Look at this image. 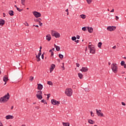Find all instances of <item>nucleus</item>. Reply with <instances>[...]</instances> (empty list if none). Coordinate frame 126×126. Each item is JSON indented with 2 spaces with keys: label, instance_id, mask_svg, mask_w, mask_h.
I'll use <instances>...</instances> for the list:
<instances>
[{
  "label": "nucleus",
  "instance_id": "a878e982",
  "mask_svg": "<svg viewBox=\"0 0 126 126\" xmlns=\"http://www.w3.org/2000/svg\"><path fill=\"white\" fill-rule=\"evenodd\" d=\"M36 59H37V62H40L41 61V59H40V57L38 56V55L36 56Z\"/></svg>",
  "mask_w": 126,
  "mask_h": 126
},
{
  "label": "nucleus",
  "instance_id": "f8f14e48",
  "mask_svg": "<svg viewBox=\"0 0 126 126\" xmlns=\"http://www.w3.org/2000/svg\"><path fill=\"white\" fill-rule=\"evenodd\" d=\"M46 40H47V41H48V42H50V41H51V39H52L51 34H47L46 35Z\"/></svg>",
  "mask_w": 126,
  "mask_h": 126
},
{
  "label": "nucleus",
  "instance_id": "9b49d317",
  "mask_svg": "<svg viewBox=\"0 0 126 126\" xmlns=\"http://www.w3.org/2000/svg\"><path fill=\"white\" fill-rule=\"evenodd\" d=\"M80 70L82 72H87V71H88V68H87V67H82Z\"/></svg>",
  "mask_w": 126,
  "mask_h": 126
},
{
  "label": "nucleus",
  "instance_id": "3c124183",
  "mask_svg": "<svg viewBox=\"0 0 126 126\" xmlns=\"http://www.w3.org/2000/svg\"><path fill=\"white\" fill-rule=\"evenodd\" d=\"M75 43H79V40H77L75 41Z\"/></svg>",
  "mask_w": 126,
  "mask_h": 126
},
{
  "label": "nucleus",
  "instance_id": "680f3d73",
  "mask_svg": "<svg viewBox=\"0 0 126 126\" xmlns=\"http://www.w3.org/2000/svg\"><path fill=\"white\" fill-rule=\"evenodd\" d=\"M58 46H57L56 44H54V47H55V48H57V47Z\"/></svg>",
  "mask_w": 126,
  "mask_h": 126
},
{
  "label": "nucleus",
  "instance_id": "7c9ffc66",
  "mask_svg": "<svg viewBox=\"0 0 126 126\" xmlns=\"http://www.w3.org/2000/svg\"><path fill=\"white\" fill-rule=\"evenodd\" d=\"M71 39H72V41H75V40H76V37H75V36H72V38H71Z\"/></svg>",
  "mask_w": 126,
  "mask_h": 126
},
{
  "label": "nucleus",
  "instance_id": "5fc2aeb1",
  "mask_svg": "<svg viewBox=\"0 0 126 126\" xmlns=\"http://www.w3.org/2000/svg\"><path fill=\"white\" fill-rule=\"evenodd\" d=\"M49 53H53V51L52 49L49 50Z\"/></svg>",
  "mask_w": 126,
  "mask_h": 126
},
{
  "label": "nucleus",
  "instance_id": "6e6d98bb",
  "mask_svg": "<svg viewBox=\"0 0 126 126\" xmlns=\"http://www.w3.org/2000/svg\"><path fill=\"white\" fill-rule=\"evenodd\" d=\"M35 109H37V110H39V107H38V106H36Z\"/></svg>",
  "mask_w": 126,
  "mask_h": 126
},
{
  "label": "nucleus",
  "instance_id": "423d86ee",
  "mask_svg": "<svg viewBox=\"0 0 126 126\" xmlns=\"http://www.w3.org/2000/svg\"><path fill=\"white\" fill-rule=\"evenodd\" d=\"M88 48L89 49H90V53H91V54H95V53H96L95 52V48L94 47L91 46V45H89L88 46Z\"/></svg>",
  "mask_w": 126,
  "mask_h": 126
},
{
  "label": "nucleus",
  "instance_id": "8fccbe9b",
  "mask_svg": "<svg viewBox=\"0 0 126 126\" xmlns=\"http://www.w3.org/2000/svg\"><path fill=\"white\" fill-rule=\"evenodd\" d=\"M41 58H42V60H44V54H42L41 55Z\"/></svg>",
  "mask_w": 126,
  "mask_h": 126
},
{
  "label": "nucleus",
  "instance_id": "72a5a7b5",
  "mask_svg": "<svg viewBox=\"0 0 126 126\" xmlns=\"http://www.w3.org/2000/svg\"><path fill=\"white\" fill-rule=\"evenodd\" d=\"M17 10H18V11H19V12H21V11H22V9L18 7H17Z\"/></svg>",
  "mask_w": 126,
  "mask_h": 126
},
{
  "label": "nucleus",
  "instance_id": "2eb2a0df",
  "mask_svg": "<svg viewBox=\"0 0 126 126\" xmlns=\"http://www.w3.org/2000/svg\"><path fill=\"white\" fill-rule=\"evenodd\" d=\"M7 80H8V78L6 76V75L4 76L3 78V81L4 82H5L4 85L6 84V81H7Z\"/></svg>",
  "mask_w": 126,
  "mask_h": 126
},
{
  "label": "nucleus",
  "instance_id": "f03ea898",
  "mask_svg": "<svg viewBox=\"0 0 126 126\" xmlns=\"http://www.w3.org/2000/svg\"><path fill=\"white\" fill-rule=\"evenodd\" d=\"M111 69L114 73H117L118 72V66H117V64L112 63L111 64Z\"/></svg>",
  "mask_w": 126,
  "mask_h": 126
},
{
  "label": "nucleus",
  "instance_id": "39448f33",
  "mask_svg": "<svg viewBox=\"0 0 126 126\" xmlns=\"http://www.w3.org/2000/svg\"><path fill=\"white\" fill-rule=\"evenodd\" d=\"M42 92L41 91H38L36 96L38 100H42L43 96H42Z\"/></svg>",
  "mask_w": 126,
  "mask_h": 126
},
{
  "label": "nucleus",
  "instance_id": "4c0bfd02",
  "mask_svg": "<svg viewBox=\"0 0 126 126\" xmlns=\"http://www.w3.org/2000/svg\"><path fill=\"white\" fill-rule=\"evenodd\" d=\"M91 116L92 117H94V114L93 112H92V111H91Z\"/></svg>",
  "mask_w": 126,
  "mask_h": 126
},
{
  "label": "nucleus",
  "instance_id": "412c9836",
  "mask_svg": "<svg viewBox=\"0 0 126 126\" xmlns=\"http://www.w3.org/2000/svg\"><path fill=\"white\" fill-rule=\"evenodd\" d=\"M78 76L79 77L80 79H82V78L83 77V75L80 73H79L78 74Z\"/></svg>",
  "mask_w": 126,
  "mask_h": 126
},
{
  "label": "nucleus",
  "instance_id": "bb28decb",
  "mask_svg": "<svg viewBox=\"0 0 126 126\" xmlns=\"http://www.w3.org/2000/svg\"><path fill=\"white\" fill-rule=\"evenodd\" d=\"M59 57L61 59H63V56L61 54H59Z\"/></svg>",
  "mask_w": 126,
  "mask_h": 126
},
{
  "label": "nucleus",
  "instance_id": "4be33fe9",
  "mask_svg": "<svg viewBox=\"0 0 126 126\" xmlns=\"http://www.w3.org/2000/svg\"><path fill=\"white\" fill-rule=\"evenodd\" d=\"M80 16L83 19H85L86 18V15H85L84 14H82V15H80Z\"/></svg>",
  "mask_w": 126,
  "mask_h": 126
},
{
  "label": "nucleus",
  "instance_id": "37998d69",
  "mask_svg": "<svg viewBox=\"0 0 126 126\" xmlns=\"http://www.w3.org/2000/svg\"><path fill=\"white\" fill-rule=\"evenodd\" d=\"M41 55H42V53H41V52H39V53H38V57H40L41 56Z\"/></svg>",
  "mask_w": 126,
  "mask_h": 126
},
{
  "label": "nucleus",
  "instance_id": "0eeeda50",
  "mask_svg": "<svg viewBox=\"0 0 126 126\" xmlns=\"http://www.w3.org/2000/svg\"><path fill=\"white\" fill-rule=\"evenodd\" d=\"M107 29L108 31H110V32H112V31H114V30H116L117 28L115 26H109L107 27Z\"/></svg>",
  "mask_w": 126,
  "mask_h": 126
},
{
  "label": "nucleus",
  "instance_id": "774afa93",
  "mask_svg": "<svg viewBox=\"0 0 126 126\" xmlns=\"http://www.w3.org/2000/svg\"><path fill=\"white\" fill-rule=\"evenodd\" d=\"M11 109V110H12V109H13V106H12Z\"/></svg>",
  "mask_w": 126,
  "mask_h": 126
},
{
  "label": "nucleus",
  "instance_id": "0e129e2a",
  "mask_svg": "<svg viewBox=\"0 0 126 126\" xmlns=\"http://www.w3.org/2000/svg\"><path fill=\"white\" fill-rule=\"evenodd\" d=\"M85 51H86V52L87 51V47H86V48H85Z\"/></svg>",
  "mask_w": 126,
  "mask_h": 126
},
{
  "label": "nucleus",
  "instance_id": "ddd939ff",
  "mask_svg": "<svg viewBox=\"0 0 126 126\" xmlns=\"http://www.w3.org/2000/svg\"><path fill=\"white\" fill-rule=\"evenodd\" d=\"M55 67H56V65H55L54 64H52L51 65V67L50 68V73H52V72L54 70V68H55Z\"/></svg>",
  "mask_w": 126,
  "mask_h": 126
},
{
  "label": "nucleus",
  "instance_id": "393cba45",
  "mask_svg": "<svg viewBox=\"0 0 126 126\" xmlns=\"http://www.w3.org/2000/svg\"><path fill=\"white\" fill-rule=\"evenodd\" d=\"M97 46H98V48L101 49V48L102 47V42H99L97 44Z\"/></svg>",
  "mask_w": 126,
  "mask_h": 126
},
{
  "label": "nucleus",
  "instance_id": "4468645a",
  "mask_svg": "<svg viewBox=\"0 0 126 126\" xmlns=\"http://www.w3.org/2000/svg\"><path fill=\"white\" fill-rule=\"evenodd\" d=\"M37 89L38 90H42L43 89V85L41 84H37Z\"/></svg>",
  "mask_w": 126,
  "mask_h": 126
},
{
  "label": "nucleus",
  "instance_id": "49530a36",
  "mask_svg": "<svg viewBox=\"0 0 126 126\" xmlns=\"http://www.w3.org/2000/svg\"><path fill=\"white\" fill-rule=\"evenodd\" d=\"M51 56L53 57V56H54V52H51Z\"/></svg>",
  "mask_w": 126,
  "mask_h": 126
},
{
  "label": "nucleus",
  "instance_id": "13d9d810",
  "mask_svg": "<svg viewBox=\"0 0 126 126\" xmlns=\"http://www.w3.org/2000/svg\"><path fill=\"white\" fill-rule=\"evenodd\" d=\"M65 11H66V12H68V9H66L65 10Z\"/></svg>",
  "mask_w": 126,
  "mask_h": 126
},
{
  "label": "nucleus",
  "instance_id": "1a4fd4ad",
  "mask_svg": "<svg viewBox=\"0 0 126 126\" xmlns=\"http://www.w3.org/2000/svg\"><path fill=\"white\" fill-rule=\"evenodd\" d=\"M33 14L35 16V17H41V14L37 11L33 12Z\"/></svg>",
  "mask_w": 126,
  "mask_h": 126
},
{
  "label": "nucleus",
  "instance_id": "052dcab7",
  "mask_svg": "<svg viewBox=\"0 0 126 126\" xmlns=\"http://www.w3.org/2000/svg\"><path fill=\"white\" fill-rule=\"evenodd\" d=\"M116 46H114L113 47V49H116Z\"/></svg>",
  "mask_w": 126,
  "mask_h": 126
},
{
  "label": "nucleus",
  "instance_id": "58836bf2",
  "mask_svg": "<svg viewBox=\"0 0 126 126\" xmlns=\"http://www.w3.org/2000/svg\"><path fill=\"white\" fill-rule=\"evenodd\" d=\"M25 25L26 26H29V25L28 24V23H27V22H26L25 23Z\"/></svg>",
  "mask_w": 126,
  "mask_h": 126
},
{
  "label": "nucleus",
  "instance_id": "603ef678",
  "mask_svg": "<svg viewBox=\"0 0 126 126\" xmlns=\"http://www.w3.org/2000/svg\"><path fill=\"white\" fill-rule=\"evenodd\" d=\"M115 11V10L114 9H112L111 11H110V12H114Z\"/></svg>",
  "mask_w": 126,
  "mask_h": 126
},
{
  "label": "nucleus",
  "instance_id": "dca6fc26",
  "mask_svg": "<svg viewBox=\"0 0 126 126\" xmlns=\"http://www.w3.org/2000/svg\"><path fill=\"white\" fill-rule=\"evenodd\" d=\"M14 117H13V116L12 115H7L5 117V119H6V120H10V119H14Z\"/></svg>",
  "mask_w": 126,
  "mask_h": 126
},
{
  "label": "nucleus",
  "instance_id": "b1692460",
  "mask_svg": "<svg viewBox=\"0 0 126 126\" xmlns=\"http://www.w3.org/2000/svg\"><path fill=\"white\" fill-rule=\"evenodd\" d=\"M41 18L37 19L36 20H34V21L36 22H38L39 23H41Z\"/></svg>",
  "mask_w": 126,
  "mask_h": 126
},
{
  "label": "nucleus",
  "instance_id": "473e14b6",
  "mask_svg": "<svg viewBox=\"0 0 126 126\" xmlns=\"http://www.w3.org/2000/svg\"><path fill=\"white\" fill-rule=\"evenodd\" d=\"M33 80H34V77L31 76L30 79V81H33Z\"/></svg>",
  "mask_w": 126,
  "mask_h": 126
},
{
  "label": "nucleus",
  "instance_id": "c9c22d12",
  "mask_svg": "<svg viewBox=\"0 0 126 126\" xmlns=\"http://www.w3.org/2000/svg\"><path fill=\"white\" fill-rule=\"evenodd\" d=\"M41 103H44V104H47V102H45V99L41 100Z\"/></svg>",
  "mask_w": 126,
  "mask_h": 126
},
{
  "label": "nucleus",
  "instance_id": "7ed1b4c3",
  "mask_svg": "<svg viewBox=\"0 0 126 126\" xmlns=\"http://www.w3.org/2000/svg\"><path fill=\"white\" fill-rule=\"evenodd\" d=\"M51 35L55 38H60L61 37V34L58 32L55 31H52Z\"/></svg>",
  "mask_w": 126,
  "mask_h": 126
},
{
  "label": "nucleus",
  "instance_id": "69168bd1",
  "mask_svg": "<svg viewBox=\"0 0 126 126\" xmlns=\"http://www.w3.org/2000/svg\"><path fill=\"white\" fill-rule=\"evenodd\" d=\"M14 6H15V7H16V8H17V7H17V6L16 5H15Z\"/></svg>",
  "mask_w": 126,
  "mask_h": 126
},
{
  "label": "nucleus",
  "instance_id": "a19ab883",
  "mask_svg": "<svg viewBox=\"0 0 126 126\" xmlns=\"http://www.w3.org/2000/svg\"><path fill=\"white\" fill-rule=\"evenodd\" d=\"M22 1V4H23V5H24V1H25V0H21Z\"/></svg>",
  "mask_w": 126,
  "mask_h": 126
},
{
  "label": "nucleus",
  "instance_id": "4d7b16f0",
  "mask_svg": "<svg viewBox=\"0 0 126 126\" xmlns=\"http://www.w3.org/2000/svg\"><path fill=\"white\" fill-rule=\"evenodd\" d=\"M123 66H124V68H126V64L125 65H123Z\"/></svg>",
  "mask_w": 126,
  "mask_h": 126
},
{
  "label": "nucleus",
  "instance_id": "79ce46f5",
  "mask_svg": "<svg viewBox=\"0 0 126 126\" xmlns=\"http://www.w3.org/2000/svg\"><path fill=\"white\" fill-rule=\"evenodd\" d=\"M80 65L79 64V63H76V66H77V67H79Z\"/></svg>",
  "mask_w": 126,
  "mask_h": 126
},
{
  "label": "nucleus",
  "instance_id": "864d4df0",
  "mask_svg": "<svg viewBox=\"0 0 126 126\" xmlns=\"http://www.w3.org/2000/svg\"><path fill=\"white\" fill-rule=\"evenodd\" d=\"M3 17H5V14L4 13H3Z\"/></svg>",
  "mask_w": 126,
  "mask_h": 126
},
{
  "label": "nucleus",
  "instance_id": "cd10ccee",
  "mask_svg": "<svg viewBox=\"0 0 126 126\" xmlns=\"http://www.w3.org/2000/svg\"><path fill=\"white\" fill-rule=\"evenodd\" d=\"M47 84H48V85H53V83L52 81H49L47 82Z\"/></svg>",
  "mask_w": 126,
  "mask_h": 126
},
{
  "label": "nucleus",
  "instance_id": "20e7f679",
  "mask_svg": "<svg viewBox=\"0 0 126 126\" xmlns=\"http://www.w3.org/2000/svg\"><path fill=\"white\" fill-rule=\"evenodd\" d=\"M65 94L68 97H70L72 95V90L71 89H67L65 91Z\"/></svg>",
  "mask_w": 126,
  "mask_h": 126
},
{
  "label": "nucleus",
  "instance_id": "de8ad7c7",
  "mask_svg": "<svg viewBox=\"0 0 126 126\" xmlns=\"http://www.w3.org/2000/svg\"><path fill=\"white\" fill-rule=\"evenodd\" d=\"M123 106H126V103L125 102H122Z\"/></svg>",
  "mask_w": 126,
  "mask_h": 126
},
{
  "label": "nucleus",
  "instance_id": "5701e85b",
  "mask_svg": "<svg viewBox=\"0 0 126 126\" xmlns=\"http://www.w3.org/2000/svg\"><path fill=\"white\" fill-rule=\"evenodd\" d=\"M63 126H69V123H68L63 122Z\"/></svg>",
  "mask_w": 126,
  "mask_h": 126
},
{
  "label": "nucleus",
  "instance_id": "f704fd0d",
  "mask_svg": "<svg viewBox=\"0 0 126 126\" xmlns=\"http://www.w3.org/2000/svg\"><path fill=\"white\" fill-rule=\"evenodd\" d=\"M121 65H123V66H124V65H125L126 63H125V61H122V62H121Z\"/></svg>",
  "mask_w": 126,
  "mask_h": 126
},
{
  "label": "nucleus",
  "instance_id": "aec40b11",
  "mask_svg": "<svg viewBox=\"0 0 126 126\" xmlns=\"http://www.w3.org/2000/svg\"><path fill=\"white\" fill-rule=\"evenodd\" d=\"M0 25L2 26L3 25H4V20L3 19H1L0 20Z\"/></svg>",
  "mask_w": 126,
  "mask_h": 126
},
{
  "label": "nucleus",
  "instance_id": "6e6552de",
  "mask_svg": "<svg viewBox=\"0 0 126 126\" xmlns=\"http://www.w3.org/2000/svg\"><path fill=\"white\" fill-rule=\"evenodd\" d=\"M95 110L96 112V115H97L98 117H104V114L101 113V110L96 109Z\"/></svg>",
  "mask_w": 126,
  "mask_h": 126
},
{
  "label": "nucleus",
  "instance_id": "9d476101",
  "mask_svg": "<svg viewBox=\"0 0 126 126\" xmlns=\"http://www.w3.org/2000/svg\"><path fill=\"white\" fill-rule=\"evenodd\" d=\"M51 103L52 105H60V102L55 99H52Z\"/></svg>",
  "mask_w": 126,
  "mask_h": 126
},
{
  "label": "nucleus",
  "instance_id": "c756f323",
  "mask_svg": "<svg viewBox=\"0 0 126 126\" xmlns=\"http://www.w3.org/2000/svg\"><path fill=\"white\" fill-rule=\"evenodd\" d=\"M86 28H87L86 27H84L82 28V30H83V31H87Z\"/></svg>",
  "mask_w": 126,
  "mask_h": 126
},
{
  "label": "nucleus",
  "instance_id": "ea45409f",
  "mask_svg": "<svg viewBox=\"0 0 126 126\" xmlns=\"http://www.w3.org/2000/svg\"><path fill=\"white\" fill-rule=\"evenodd\" d=\"M51 95V94H47V99L49 100V98H50V96Z\"/></svg>",
  "mask_w": 126,
  "mask_h": 126
},
{
  "label": "nucleus",
  "instance_id": "c85d7f7f",
  "mask_svg": "<svg viewBox=\"0 0 126 126\" xmlns=\"http://www.w3.org/2000/svg\"><path fill=\"white\" fill-rule=\"evenodd\" d=\"M56 51H57L58 52L61 50V48L60 47V46L56 47Z\"/></svg>",
  "mask_w": 126,
  "mask_h": 126
},
{
  "label": "nucleus",
  "instance_id": "f257e3e1",
  "mask_svg": "<svg viewBox=\"0 0 126 126\" xmlns=\"http://www.w3.org/2000/svg\"><path fill=\"white\" fill-rule=\"evenodd\" d=\"M10 96L9 95V93H7L6 95H5L4 96L1 97L0 98V102H2L3 103H4V102H6L8 101L9 99Z\"/></svg>",
  "mask_w": 126,
  "mask_h": 126
},
{
  "label": "nucleus",
  "instance_id": "c03bdc74",
  "mask_svg": "<svg viewBox=\"0 0 126 126\" xmlns=\"http://www.w3.org/2000/svg\"><path fill=\"white\" fill-rule=\"evenodd\" d=\"M76 38H77V39H80V36H79V35H77V36H76Z\"/></svg>",
  "mask_w": 126,
  "mask_h": 126
},
{
  "label": "nucleus",
  "instance_id": "bf43d9fd",
  "mask_svg": "<svg viewBox=\"0 0 126 126\" xmlns=\"http://www.w3.org/2000/svg\"><path fill=\"white\" fill-rule=\"evenodd\" d=\"M33 26H35V27H37V28L39 27V26H38V25H35H35H33Z\"/></svg>",
  "mask_w": 126,
  "mask_h": 126
},
{
  "label": "nucleus",
  "instance_id": "2f4dec72",
  "mask_svg": "<svg viewBox=\"0 0 126 126\" xmlns=\"http://www.w3.org/2000/svg\"><path fill=\"white\" fill-rule=\"evenodd\" d=\"M87 1L88 3V4H90V3H91V2H92V0H87Z\"/></svg>",
  "mask_w": 126,
  "mask_h": 126
},
{
  "label": "nucleus",
  "instance_id": "a18cd8bd",
  "mask_svg": "<svg viewBox=\"0 0 126 126\" xmlns=\"http://www.w3.org/2000/svg\"><path fill=\"white\" fill-rule=\"evenodd\" d=\"M116 20H119V17L118 16H116Z\"/></svg>",
  "mask_w": 126,
  "mask_h": 126
},
{
  "label": "nucleus",
  "instance_id": "e2e57ef3",
  "mask_svg": "<svg viewBox=\"0 0 126 126\" xmlns=\"http://www.w3.org/2000/svg\"><path fill=\"white\" fill-rule=\"evenodd\" d=\"M0 126H3V125H2V123H0Z\"/></svg>",
  "mask_w": 126,
  "mask_h": 126
},
{
  "label": "nucleus",
  "instance_id": "09e8293b",
  "mask_svg": "<svg viewBox=\"0 0 126 126\" xmlns=\"http://www.w3.org/2000/svg\"><path fill=\"white\" fill-rule=\"evenodd\" d=\"M39 25H40V26H43V23H39Z\"/></svg>",
  "mask_w": 126,
  "mask_h": 126
},
{
  "label": "nucleus",
  "instance_id": "a211bd4d",
  "mask_svg": "<svg viewBox=\"0 0 126 126\" xmlns=\"http://www.w3.org/2000/svg\"><path fill=\"white\" fill-rule=\"evenodd\" d=\"M88 123L91 124V125H93V124H95V122L91 119L88 120Z\"/></svg>",
  "mask_w": 126,
  "mask_h": 126
},
{
  "label": "nucleus",
  "instance_id": "f3484780",
  "mask_svg": "<svg viewBox=\"0 0 126 126\" xmlns=\"http://www.w3.org/2000/svg\"><path fill=\"white\" fill-rule=\"evenodd\" d=\"M87 29L88 31V32H89V33H92V32H93V28H92V27H88Z\"/></svg>",
  "mask_w": 126,
  "mask_h": 126
},
{
  "label": "nucleus",
  "instance_id": "6ab92c4d",
  "mask_svg": "<svg viewBox=\"0 0 126 126\" xmlns=\"http://www.w3.org/2000/svg\"><path fill=\"white\" fill-rule=\"evenodd\" d=\"M14 12H13V11L10 10V11H9L8 13H9V15H10V16H13V15H14V14H13Z\"/></svg>",
  "mask_w": 126,
  "mask_h": 126
},
{
  "label": "nucleus",
  "instance_id": "338daca9",
  "mask_svg": "<svg viewBox=\"0 0 126 126\" xmlns=\"http://www.w3.org/2000/svg\"><path fill=\"white\" fill-rule=\"evenodd\" d=\"M51 50H52V51H55V48H53Z\"/></svg>",
  "mask_w": 126,
  "mask_h": 126
},
{
  "label": "nucleus",
  "instance_id": "e433bc0d",
  "mask_svg": "<svg viewBox=\"0 0 126 126\" xmlns=\"http://www.w3.org/2000/svg\"><path fill=\"white\" fill-rule=\"evenodd\" d=\"M85 91H86V92H89V89L85 88Z\"/></svg>",
  "mask_w": 126,
  "mask_h": 126
}]
</instances>
